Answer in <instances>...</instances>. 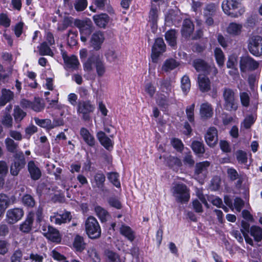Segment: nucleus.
I'll list each match as a JSON object with an SVG mask.
<instances>
[{
    "mask_svg": "<svg viewBox=\"0 0 262 262\" xmlns=\"http://www.w3.org/2000/svg\"><path fill=\"white\" fill-rule=\"evenodd\" d=\"M214 52L217 64L220 68L223 67L225 60V56L223 51L220 48L216 47L214 49Z\"/></svg>",
    "mask_w": 262,
    "mask_h": 262,
    "instance_id": "39",
    "label": "nucleus"
},
{
    "mask_svg": "<svg viewBox=\"0 0 262 262\" xmlns=\"http://www.w3.org/2000/svg\"><path fill=\"white\" fill-rule=\"evenodd\" d=\"M2 94L0 96V106H5L7 103L10 102L14 98V93L9 89L3 88Z\"/></svg>",
    "mask_w": 262,
    "mask_h": 262,
    "instance_id": "31",
    "label": "nucleus"
},
{
    "mask_svg": "<svg viewBox=\"0 0 262 262\" xmlns=\"http://www.w3.org/2000/svg\"><path fill=\"white\" fill-rule=\"evenodd\" d=\"M105 255L108 262H121L119 255L112 250H106Z\"/></svg>",
    "mask_w": 262,
    "mask_h": 262,
    "instance_id": "49",
    "label": "nucleus"
},
{
    "mask_svg": "<svg viewBox=\"0 0 262 262\" xmlns=\"http://www.w3.org/2000/svg\"><path fill=\"white\" fill-rule=\"evenodd\" d=\"M61 54L67 68L73 70H76L78 68L80 63L76 56L72 55L71 56H68L67 52L63 51H61Z\"/></svg>",
    "mask_w": 262,
    "mask_h": 262,
    "instance_id": "18",
    "label": "nucleus"
},
{
    "mask_svg": "<svg viewBox=\"0 0 262 262\" xmlns=\"http://www.w3.org/2000/svg\"><path fill=\"white\" fill-rule=\"evenodd\" d=\"M95 106L90 100H79L77 103V112L82 114V118L85 121L91 119L90 114L94 112Z\"/></svg>",
    "mask_w": 262,
    "mask_h": 262,
    "instance_id": "6",
    "label": "nucleus"
},
{
    "mask_svg": "<svg viewBox=\"0 0 262 262\" xmlns=\"http://www.w3.org/2000/svg\"><path fill=\"white\" fill-rule=\"evenodd\" d=\"M259 66L258 61L249 55L240 57L239 66L242 73L254 71L259 68Z\"/></svg>",
    "mask_w": 262,
    "mask_h": 262,
    "instance_id": "7",
    "label": "nucleus"
},
{
    "mask_svg": "<svg viewBox=\"0 0 262 262\" xmlns=\"http://www.w3.org/2000/svg\"><path fill=\"white\" fill-rule=\"evenodd\" d=\"M194 30V25L189 18L183 19L181 29V33L183 37L188 39L193 34Z\"/></svg>",
    "mask_w": 262,
    "mask_h": 262,
    "instance_id": "13",
    "label": "nucleus"
},
{
    "mask_svg": "<svg viewBox=\"0 0 262 262\" xmlns=\"http://www.w3.org/2000/svg\"><path fill=\"white\" fill-rule=\"evenodd\" d=\"M107 202L111 207H113L116 209L119 210L122 208V204L117 196H110L107 199Z\"/></svg>",
    "mask_w": 262,
    "mask_h": 262,
    "instance_id": "52",
    "label": "nucleus"
},
{
    "mask_svg": "<svg viewBox=\"0 0 262 262\" xmlns=\"http://www.w3.org/2000/svg\"><path fill=\"white\" fill-rule=\"evenodd\" d=\"M11 24V19L8 15L5 13L0 14V26H2L5 28H8Z\"/></svg>",
    "mask_w": 262,
    "mask_h": 262,
    "instance_id": "60",
    "label": "nucleus"
},
{
    "mask_svg": "<svg viewBox=\"0 0 262 262\" xmlns=\"http://www.w3.org/2000/svg\"><path fill=\"white\" fill-rule=\"evenodd\" d=\"M5 142L6 148L9 152L14 153L16 151L18 144L13 139L7 138L5 140Z\"/></svg>",
    "mask_w": 262,
    "mask_h": 262,
    "instance_id": "51",
    "label": "nucleus"
},
{
    "mask_svg": "<svg viewBox=\"0 0 262 262\" xmlns=\"http://www.w3.org/2000/svg\"><path fill=\"white\" fill-rule=\"evenodd\" d=\"M191 148L198 157H201L205 152V145L202 141H193L191 143Z\"/></svg>",
    "mask_w": 262,
    "mask_h": 262,
    "instance_id": "34",
    "label": "nucleus"
},
{
    "mask_svg": "<svg viewBox=\"0 0 262 262\" xmlns=\"http://www.w3.org/2000/svg\"><path fill=\"white\" fill-rule=\"evenodd\" d=\"M172 195L178 203H187L190 198V189L184 183H177L172 188Z\"/></svg>",
    "mask_w": 262,
    "mask_h": 262,
    "instance_id": "3",
    "label": "nucleus"
},
{
    "mask_svg": "<svg viewBox=\"0 0 262 262\" xmlns=\"http://www.w3.org/2000/svg\"><path fill=\"white\" fill-rule=\"evenodd\" d=\"M2 124L7 128H11L12 126L13 120L10 114H6L4 116L2 121Z\"/></svg>",
    "mask_w": 262,
    "mask_h": 262,
    "instance_id": "64",
    "label": "nucleus"
},
{
    "mask_svg": "<svg viewBox=\"0 0 262 262\" xmlns=\"http://www.w3.org/2000/svg\"><path fill=\"white\" fill-rule=\"evenodd\" d=\"M166 46L162 37H158L155 39L152 47L151 57L152 61L156 62L159 57L166 51Z\"/></svg>",
    "mask_w": 262,
    "mask_h": 262,
    "instance_id": "10",
    "label": "nucleus"
},
{
    "mask_svg": "<svg viewBox=\"0 0 262 262\" xmlns=\"http://www.w3.org/2000/svg\"><path fill=\"white\" fill-rule=\"evenodd\" d=\"M213 114L212 105L208 102L201 104L200 109V115L202 119L206 120L211 118Z\"/></svg>",
    "mask_w": 262,
    "mask_h": 262,
    "instance_id": "26",
    "label": "nucleus"
},
{
    "mask_svg": "<svg viewBox=\"0 0 262 262\" xmlns=\"http://www.w3.org/2000/svg\"><path fill=\"white\" fill-rule=\"evenodd\" d=\"M163 157L164 159L165 164L174 171H178L182 165L181 159L177 157L164 155Z\"/></svg>",
    "mask_w": 262,
    "mask_h": 262,
    "instance_id": "19",
    "label": "nucleus"
},
{
    "mask_svg": "<svg viewBox=\"0 0 262 262\" xmlns=\"http://www.w3.org/2000/svg\"><path fill=\"white\" fill-rule=\"evenodd\" d=\"M86 246L87 243L83 236L78 234H76L72 243L73 249L77 252L81 253L86 249Z\"/></svg>",
    "mask_w": 262,
    "mask_h": 262,
    "instance_id": "22",
    "label": "nucleus"
},
{
    "mask_svg": "<svg viewBox=\"0 0 262 262\" xmlns=\"http://www.w3.org/2000/svg\"><path fill=\"white\" fill-rule=\"evenodd\" d=\"M149 22H150L152 27L157 26L158 21V9L156 6L154 4H151V8L149 12Z\"/></svg>",
    "mask_w": 262,
    "mask_h": 262,
    "instance_id": "43",
    "label": "nucleus"
},
{
    "mask_svg": "<svg viewBox=\"0 0 262 262\" xmlns=\"http://www.w3.org/2000/svg\"><path fill=\"white\" fill-rule=\"evenodd\" d=\"M257 105H254L253 107L250 109V111L252 113V114L247 115L243 121V126L245 128H250L251 126L255 123L257 118Z\"/></svg>",
    "mask_w": 262,
    "mask_h": 262,
    "instance_id": "24",
    "label": "nucleus"
},
{
    "mask_svg": "<svg viewBox=\"0 0 262 262\" xmlns=\"http://www.w3.org/2000/svg\"><path fill=\"white\" fill-rule=\"evenodd\" d=\"M210 165V162L204 161L196 163L194 167V176L197 178L202 177L204 180L207 176L208 168Z\"/></svg>",
    "mask_w": 262,
    "mask_h": 262,
    "instance_id": "14",
    "label": "nucleus"
},
{
    "mask_svg": "<svg viewBox=\"0 0 262 262\" xmlns=\"http://www.w3.org/2000/svg\"><path fill=\"white\" fill-rule=\"evenodd\" d=\"M236 158L240 164H245L248 162L247 154L245 151L239 149L236 151Z\"/></svg>",
    "mask_w": 262,
    "mask_h": 262,
    "instance_id": "55",
    "label": "nucleus"
},
{
    "mask_svg": "<svg viewBox=\"0 0 262 262\" xmlns=\"http://www.w3.org/2000/svg\"><path fill=\"white\" fill-rule=\"evenodd\" d=\"M27 169L31 180L37 181L41 178V170L33 160L28 162Z\"/></svg>",
    "mask_w": 262,
    "mask_h": 262,
    "instance_id": "20",
    "label": "nucleus"
},
{
    "mask_svg": "<svg viewBox=\"0 0 262 262\" xmlns=\"http://www.w3.org/2000/svg\"><path fill=\"white\" fill-rule=\"evenodd\" d=\"M145 91L150 98H152L156 93V88L151 82H149L146 84Z\"/></svg>",
    "mask_w": 262,
    "mask_h": 262,
    "instance_id": "62",
    "label": "nucleus"
},
{
    "mask_svg": "<svg viewBox=\"0 0 262 262\" xmlns=\"http://www.w3.org/2000/svg\"><path fill=\"white\" fill-rule=\"evenodd\" d=\"M95 64L96 73L98 77H102L106 72V68L104 61L100 58L99 55L92 54L83 63L84 71L92 70V65Z\"/></svg>",
    "mask_w": 262,
    "mask_h": 262,
    "instance_id": "1",
    "label": "nucleus"
},
{
    "mask_svg": "<svg viewBox=\"0 0 262 262\" xmlns=\"http://www.w3.org/2000/svg\"><path fill=\"white\" fill-rule=\"evenodd\" d=\"M37 48L38 49L39 54L41 56L53 55L52 50L46 41L41 43L40 46L37 47Z\"/></svg>",
    "mask_w": 262,
    "mask_h": 262,
    "instance_id": "45",
    "label": "nucleus"
},
{
    "mask_svg": "<svg viewBox=\"0 0 262 262\" xmlns=\"http://www.w3.org/2000/svg\"><path fill=\"white\" fill-rule=\"evenodd\" d=\"M165 39L168 46L172 49L177 48V31L175 29H170L166 31L165 34Z\"/></svg>",
    "mask_w": 262,
    "mask_h": 262,
    "instance_id": "28",
    "label": "nucleus"
},
{
    "mask_svg": "<svg viewBox=\"0 0 262 262\" xmlns=\"http://www.w3.org/2000/svg\"><path fill=\"white\" fill-rule=\"evenodd\" d=\"M161 88L162 89V91L166 93H169L171 92V85L169 80L168 79H162L160 81Z\"/></svg>",
    "mask_w": 262,
    "mask_h": 262,
    "instance_id": "58",
    "label": "nucleus"
},
{
    "mask_svg": "<svg viewBox=\"0 0 262 262\" xmlns=\"http://www.w3.org/2000/svg\"><path fill=\"white\" fill-rule=\"evenodd\" d=\"M250 234L252 236L255 242H260L262 241V228L256 225L251 226Z\"/></svg>",
    "mask_w": 262,
    "mask_h": 262,
    "instance_id": "35",
    "label": "nucleus"
},
{
    "mask_svg": "<svg viewBox=\"0 0 262 262\" xmlns=\"http://www.w3.org/2000/svg\"><path fill=\"white\" fill-rule=\"evenodd\" d=\"M97 138L100 144L107 150H110V148L113 147L112 141L102 131H100L97 133Z\"/></svg>",
    "mask_w": 262,
    "mask_h": 262,
    "instance_id": "32",
    "label": "nucleus"
},
{
    "mask_svg": "<svg viewBox=\"0 0 262 262\" xmlns=\"http://www.w3.org/2000/svg\"><path fill=\"white\" fill-rule=\"evenodd\" d=\"M120 233L130 242L135 239V233L129 226L123 224L120 228Z\"/></svg>",
    "mask_w": 262,
    "mask_h": 262,
    "instance_id": "33",
    "label": "nucleus"
},
{
    "mask_svg": "<svg viewBox=\"0 0 262 262\" xmlns=\"http://www.w3.org/2000/svg\"><path fill=\"white\" fill-rule=\"evenodd\" d=\"M243 26L242 25L236 23H230L227 28V32L233 36H238L242 32Z\"/></svg>",
    "mask_w": 262,
    "mask_h": 262,
    "instance_id": "36",
    "label": "nucleus"
},
{
    "mask_svg": "<svg viewBox=\"0 0 262 262\" xmlns=\"http://www.w3.org/2000/svg\"><path fill=\"white\" fill-rule=\"evenodd\" d=\"M119 177V174L117 172L112 171L107 173V178L109 181L118 188H121Z\"/></svg>",
    "mask_w": 262,
    "mask_h": 262,
    "instance_id": "44",
    "label": "nucleus"
},
{
    "mask_svg": "<svg viewBox=\"0 0 262 262\" xmlns=\"http://www.w3.org/2000/svg\"><path fill=\"white\" fill-rule=\"evenodd\" d=\"M223 97L224 100L225 109L228 111H236L238 108V99L236 98L234 91L225 88L224 89Z\"/></svg>",
    "mask_w": 262,
    "mask_h": 262,
    "instance_id": "5",
    "label": "nucleus"
},
{
    "mask_svg": "<svg viewBox=\"0 0 262 262\" xmlns=\"http://www.w3.org/2000/svg\"><path fill=\"white\" fill-rule=\"evenodd\" d=\"M95 211L97 216L102 222L106 221V216L108 215V211L100 206H97L95 207Z\"/></svg>",
    "mask_w": 262,
    "mask_h": 262,
    "instance_id": "48",
    "label": "nucleus"
},
{
    "mask_svg": "<svg viewBox=\"0 0 262 262\" xmlns=\"http://www.w3.org/2000/svg\"><path fill=\"white\" fill-rule=\"evenodd\" d=\"M104 40V33L100 30L96 31L91 35L89 42L90 46L95 51H99L101 49Z\"/></svg>",
    "mask_w": 262,
    "mask_h": 262,
    "instance_id": "11",
    "label": "nucleus"
},
{
    "mask_svg": "<svg viewBox=\"0 0 262 262\" xmlns=\"http://www.w3.org/2000/svg\"><path fill=\"white\" fill-rule=\"evenodd\" d=\"M24 205L27 207L32 208L35 204V201L33 197L29 194H25L22 198Z\"/></svg>",
    "mask_w": 262,
    "mask_h": 262,
    "instance_id": "56",
    "label": "nucleus"
},
{
    "mask_svg": "<svg viewBox=\"0 0 262 262\" xmlns=\"http://www.w3.org/2000/svg\"><path fill=\"white\" fill-rule=\"evenodd\" d=\"M80 134L83 138L85 143L90 147H94L95 145L96 141L94 137L91 134L89 130L82 127L80 130Z\"/></svg>",
    "mask_w": 262,
    "mask_h": 262,
    "instance_id": "29",
    "label": "nucleus"
},
{
    "mask_svg": "<svg viewBox=\"0 0 262 262\" xmlns=\"http://www.w3.org/2000/svg\"><path fill=\"white\" fill-rule=\"evenodd\" d=\"M71 212L68 211H64L62 213H57L56 215L52 217V221L57 225H61L68 222H70L72 220Z\"/></svg>",
    "mask_w": 262,
    "mask_h": 262,
    "instance_id": "27",
    "label": "nucleus"
},
{
    "mask_svg": "<svg viewBox=\"0 0 262 262\" xmlns=\"http://www.w3.org/2000/svg\"><path fill=\"white\" fill-rule=\"evenodd\" d=\"M10 204L9 196L4 193H0V216L4 214Z\"/></svg>",
    "mask_w": 262,
    "mask_h": 262,
    "instance_id": "38",
    "label": "nucleus"
},
{
    "mask_svg": "<svg viewBox=\"0 0 262 262\" xmlns=\"http://www.w3.org/2000/svg\"><path fill=\"white\" fill-rule=\"evenodd\" d=\"M250 53L256 57L262 55V37L259 35L253 36L248 45Z\"/></svg>",
    "mask_w": 262,
    "mask_h": 262,
    "instance_id": "9",
    "label": "nucleus"
},
{
    "mask_svg": "<svg viewBox=\"0 0 262 262\" xmlns=\"http://www.w3.org/2000/svg\"><path fill=\"white\" fill-rule=\"evenodd\" d=\"M74 24L79 29L80 34L90 36L94 29L93 23L90 19L86 20L76 19Z\"/></svg>",
    "mask_w": 262,
    "mask_h": 262,
    "instance_id": "12",
    "label": "nucleus"
},
{
    "mask_svg": "<svg viewBox=\"0 0 262 262\" xmlns=\"http://www.w3.org/2000/svg\"><path fill=\"white\" fill-rule=\"evenodd\" d=\"M44 235L48 239L53 243H60L61 241L59 231L51 226H48V231Z\"/></svg>",
    "mask_w": 262,
    "mask_h": 262,
    "instance_id": "23",
    "label": "nucleus"
},
{
    "mask_svg": "<svg viewBox=\"0 0 262 262\" xmlns=\"http://www.w3.org/2000/svg\"><path fill=\"white\" fill-rule=\"evenodd\" d=\"M88 6L86 0H78L74 4L75 10L78 12L84 10Z\"/></svg>",
    "mask_w": 262,
    "mask_h": 262,
    "instance_id": "59",
    "label": "nucleus"
},
{
    "mask_svg": "<svg viewBox=\"0 0 262 262\" xmlns=\"http://www.w3.org/2000/svg\"><path fill=\"white\" fill-rule=\"evenodd\" d=\"M204 138L207 144L209 147L214 146L217 144L218 141L217 129L214 126L209 127Z\"/></svg>",
    "mask_w": 262,
    "mask_h": 262,
    "instance_id": "17",
    "label": "nucleus"
},
{
    "mask_svg": "<svg viewBox=\"0 0 262 262\" xmlns=\"http://www.w3.org/2000/svg\"><path fill=\"white\" fill-rule=\"evenodd\" d=\"M105 56L107 61L113 62L117 58V55L115 51L108 50L105 53Z\"/></svg>",
    "mask_w": 262,
    "mask_h": 262,
    "instance_id": "61",
    "label": "nucleus"
},
{
    "mask_svg": "<svg viewBox=\"0 0 262 262\" xmlns=\"http://www.w3.org/2000/svg\"><path fill=\"white\" fill-rule=\"evenodd\" d=\"M34 220V213L32 211L28 213L25 220L20 225L19 230L24 233H29L32 229Z\"/></svg>",
    "mask_w": 262,
    "mask_h": 262,
    "instance_id": "25",
    "label": "nucleus"
},
{
    "mask_svg": "<svg viewBox=\"0 0 262 262\" xmlns=\"http://www.w3.org/2000/svg\"><path fill=\"white\" fill-rule=\"evenodd\" d=\"M26 113L18 106L15 107L13 116L15 122H20L26 117Z\"/></svg>",
    "mask_w": 262,
    "mask_h": 262,
    "instance_id": "54",
    "label": "nucleus"
},
{
    "mask_svg": "<svg viewBox=\"0 0 262 262\" xmlns=\"http://www.w3.org/2000/svg\"><path fill=\"white\" fill-rule=\"evenodd\" d=\"M222 8L225 14L234 18L241 16L245 11L241 4L236 0H224Z\"/></svg>",
    "mask_w": 262,
    "mask_h": 262,
    "instance_id": "2",
    "label": "nucleus"
},
{
    "mask_svg": "<svg viewBox=\"0 0 262 262\" xmlns=\"http://www.w3.org/2000/svg\"><path fill=\"white\" fill-rule=\"evenodd\" d=\"M171 144L178 151H182L184 149V144L181 140L179 138H173L171 140Z\"/></svg>",
    "mask_w": 262,
    "mask_h": 262,
    "instance_id": "57",
    "label": "nucleus"
},
{
    "mask_svg": "<svg viewBox=\"0 0 262 262\" xmlns=\"http://www.w3.org/2000/svg\"><path fill=\"white\" fill-rule=\"evenodd\" d=\"M24 215L23 209L14 208L9 209L6 213L7 222L10 224H13L19 221Z\"/></svg>",
    "mask_w": 262,
    "mask_h": 262,
    "instance_id": "15",
    "label": "nucleus"
},
{
    "mask_svg": "<svg viewBox=\"0 0 262 262\" xmlns=\"http://www.w3.org/2000/svg\"><path fill=\"white\" fill-rule=\"evenodd\" d=\"M156 103L162 112H168V107L169 106V100L164 95L161 94V96L156 99Z\"/></svg>",
    "mask_w": 262,
    "mask_h": 262,
    "instance_id": "37",
    "label": "nucleus"
},
{
    "mask_svg": "<svg viewBox=\"0 0 262 262\" xmlns=\"http://www.w3.org/2000/svg\"><path fill=\"white\" fill-rule=\"evenodd\" d=\"M192 66L198 72H208L210 69V66L204 60L201 58L193 60Z\"/></svg>",
    "mask_w": 262,
    "mask_h": 262,
    "instance_id": "30",
    "label": "nucleus"
},
{
    "mask_svg": "<svg viewBox=\"0 0 262 262\" xmlns=\"http://www.w3.org/2000/svg\"><path fill=\"white\" fill-rule=\"evenodd\" d=\"M26 164L25 156L23 152L15 153L14 161L10 166V173L13 176L18 174L19 171L25 167Z\"/></svg>",
    "mask_w": 262,
    "mask_h": 262,
    "instance_id": "8",
    "label": "nucleus"
},
{
    "mask_svg": "<svg viewBox=\"0 0 262 262\" xmlns=\"http://www.w3.org/2000/svg\"><path fill=\"white\" fill-rule=\"evenodd\" d=\"M228 176L230 180L234 181L237 179L239 177L238 173L236 170L234 168H230L227 171Z\"/></svg>",
    "mask_w": 262,
    "mask_h": 262,
    "instance_id": "63",
    "label": "nucleus"
},
{
    "mask_svg": "<svg viewBox=\"0 0 262 262\" xmlns=\"http://www.w3.org/2000/svg\"><path fill=\"white\" fill-rule=\"evenodd\" d=\"M34 121L38 126L45 128L47 132L53 129L51 125V120L50 119H39L37 117L34 118Z\"/></svg>",
    "mask_w": 262,
    "mask_h": 262,
    "instance_id": "40",
    "label": "nucleus"
},
{
    "mask_svg": "<svg viewBox=\"0 0 262 262\" xmlns=\"http://www.w3.org/2000/svg\"><path fill=\"white\" fill-rule=\"evenodd\" d=\"M179 66V63L174 59L170 58L166 59L163 64V69L167 72L169 70H172Z\"/></svg>",
    "mask_w": 262,
    "mask_h": 262,
    "instance_id": "47",
    "label": "nucleus"
},
{
    "mask_svg": "<svg viewBox=\"0 0 262 262\" xmlns=\"http://www.w3.org/2000/svg\"><path fill=\"white\" fill-rule=\"evenodd\" d=\"M85 229L86 234L91 239H97L101 236L100 226L97 219L93 216H90L86 219Z\"/></svg>",
    "mask_w": 262,
    "mask_h": 262,
    "instance_id": "4",
    "label": "nucleus"
},
{
    "mask_svg": "<svg viewBox=\"0 0 262 262\" xmlns=\"http://www.w3.org/2000/svg\"><path fill=\"white\" fill-rule=\"evenodd\" d=\"M194 108L195 103H193L190 105L187 106L186 108V114L188 121L192 125L194 124Z\"/></svg>",
    "mask_w": 262,
    "mask_h": 262,
    "instance_id": "46",
    "label": "nucleus"
},
{
    "mask_svg": "<svg viewBox=\"0 0 262 262\" xmlns=\"http://www.w3.org/2000/svg\"><path fill=\"white\" fill-rule=\"evenodd\" d=\"M105 181L106 177L103 172L101 170H98L95 173L93 179L91 180L92 187L103 191L105 188Z\"/></svg>",
    "mask_w": 262,
    "mask_h": 262,
    "instance_id": "16",
    "label": "nucleus"
},
{
    "mask_svg": "<svg viewBox=\"0 0 262 262\" xmlns=\"http://www.w3.org/2000/svg\"><path fill=\"white\" fill-rule=\"evenodd\" d=\"M181 89L185 94L189 91L191 83L189 77L187 75H184L181 79Z\"/></svg>",
    "mask_w": 262,
    "mask_h": 262,
    "instance_id": "53",
    "label": "nucleus"
},
{
    "mask_svg": "<svg viewBox=\"0 0 262 262\" xmlns=\"http://www.w3.org/2000/svg\"><path fill=\"white\" fill-rule=\"evenodd\" d=\"M93 20L98 27L105 29L110 20V17L106 13H102L94 15Z\"/></svg>",
    "mask_w": 262,
    "mask_h": 262,
    "instance_id": "21",
    "label": "nucleus"
},
{
    "mask_svg": "<svg viewBox=\"0 0 262 262\" xmlns=\"http://www.w3.org/2000/svg\"><path fill=\"white\" fill-rule=\"evenodd\" d=\"M199 86L202 92H207L211 89L210 81L208 77L204 76L199 79Z\"/></svg>",
    "mask_w": 262,
    "mask_h": 262,
    "instance_id": "41",
    "label": "nucleus"
},
{
    "mask_svg": "<svg viewBox=\"0 0 262 262\" xmlns=\"http://www.w3.org/2000/svg\"><path fill=\"white\" fill-rule=\"evenodd\" d=\"M41 99L39 97H35L34 100L32 102L31 109L36 112H39L45 108V104L41 102Z\"/></svg>",
    "mask_w": 262,
    "mask_h": 262,
    "instance_id": "50",
    "label": "nucleus"
},
{
    "mask_svg": "<svg viewBox=\"0 0 262 262\" xmlns=\"http://www.w3.org/2000/svg\"><path fill=\"white\" fill-rule=\"evenodd\" d=\"M77 37L78 32L76 30H69L68 33V45L71 47L76 46L78 43Z\"/></svg>",
    "mask_w": 262,
    "mask_h": 262,
    "instance_id": "42",
    "label": "nucleus"
}]
</instances>
